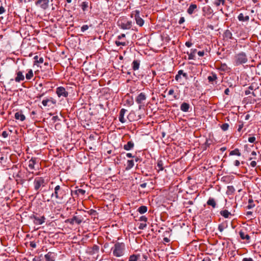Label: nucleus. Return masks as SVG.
Returning <instances> with one entry per match:
<instances>
[{
    "label": "nucleus",
    "instance_id": "nucleus-1",
    "mask_svg": "<svg viewBox=\"0 0 261 261\" xmlns=\"http://www.w3.org/2000/svg\"><path fill=\"white\" fill-rule=\"evenodd\" d=\"M54 192L51 194V197H55L57 203L62 204L65 202L68 189L64 186L57 185L55 188Z\"/></svg>",
    "mask_w": 261,
    "mask_h": 261
},
{
    "label": "nucleus",
    "instance_id": "nucleus-2",
    "mask_svg": "<svg viewBox=\"0 0 261 261\" xmlns=\"http://www.w3.org/2000/svg\"><path fill=\"white\" fill-rule=\"evenodd\" d=\"M125 244L123 243L117 242L112 248L113 254L115 256L120 257L124 254Z\"/></svg>",
    "mask_w": 261,
    "mask_h": 261
},
{
    "label": "nucleus",
    "instance_id": "nucleus-3",
    "mask_svg": "<svg viewBox=\"0 0 261 261\" xmlns=\"http://www.w3.org/2000/svg\"><path fill=\"white\" fill-rule=\"evenodd\" d=\"M248 58L246 54L244 52H240L236 54L234 57V64L238 66L247 63Z\"/></svg>",
    "mask_w": 261,
    "mask_h": 261
},
{
    "label": "nucleus",
    "instance_id": "nucleus-4",
    "mask_svg": "<svg viewBox=\"0 0 261 261\" xmlns=\"http://www.w3.org/2000/svg\"><path fill=\"white\" fill-rule=\"evenodd\" d=\"M28 189V182L27 180L22 179L17 174V192L25 193Z\"/></svg>",
    "mask_w": 261,
    "mask_h": 261
},
{
    "label": "nucleus",
    "instance_id": "nucleus-5",
    "mask_svg": "<svg viewBox=\"0 0 261 261\" xmlns=\"http://www.w3.org/2000/svg\"><path fill=\"white\" fill-rule=\"evenodd\" d=\"M47 184V180H45L42 177H37L35 178L34 181V189L36 191H38L42 188L44 187Z\"/></svg>",
    "mask_w": 261,
    "mask_h": 261
},
{
    "label": "nucleus",
    "instance_id": "nucleus-6",
    "mask_svg": "<svg viewBox=\"0 0 261 261\" xmlns=\"http://www.w3.org/2000/svg\"><path fill=\"white\" fill-rule=\"evenodd\" d=\"M135 15V18L136 23L140 27H142L144 24V20L140 16V11L138 10L133 12L132 15Z\"/></svg>",
    "mask_w": 261,
    "mask_h": 261
},
{
    "label": "nucleus",
    "instance_id": "nucleus-7",
    "mask_svg": "<svg viewBox=\"0 0 261 261\" xmlns=\"http://www.w3.org/2000/svg\"><path fill=\"white\" fill-rule=\"evenodd\" d=\"M56 94L58 96L67 97L68 95V92L66 90L65 88L63 87H59L56 89Z\"/></svg>",
    "mask_w": 261,
    "mask_h": 261
},
{
    "label": "nucleus",
    "instance_id": "nucleus-8",
    "mask_svg": "<svg viewBox=\"0 0 261 261\" xmlns=\"http://www.w3.org/2000/svg\"><path fill=\"white\" fill-rule=\"evenodd\" d=\"M49 0H38L35 2L36 6H39L43 10L46 9L48 7Z\"/></svg>",
    "mask_w": 261,
    "mask_h": 261
},
{
    "label": "nucleus",
    "instance_id": "nucleus-9",
    "mask_svg": "<svg viewBox=\"0 0 261 261\" xmlns=\"http://www.w3.org/2000/svg\"><path fill=\"white\" fill-rule=\"evenodd\" d=\"M146 99V96L144 93H140L138 96L136 98V101L137 102V103L139 104L140 106H139V109H141V105L144 101H145Z\"/></svg>",
    "mask_w": 261,
    "mask_h": 261
},
{
    "label": "nucleus",
    "instance_id": "nucleus-10",
    "mask_svg": "<svg viewBox=\"0 0 261 261\" xmlns=\"http://www.w3.org/2000/svg\"><path fill=\"white\" fill-rule=\"evenodd\" d=\"M57 103L56 100L53 97H49L43 99L42 101V103L44 107H49L50 104L56 105Z\"/></svg>",
    "mask_w": 261,
    "mask_h": 261
},
{
    "label": "nucleus",
    "instance_id": "nucleus-11",
    "mask_svg": "<svg viewBox=\"0 0 261 261\" xmlns=\"http://www.w3.org/2000/svg\"><path fill=\"white\" fill-rule=\"evenodd\" d=\"M83 218L81 216H74L70 220V223L72 224L74 223L80 224L83 221Z\"/></svg>",
    "mask_w": 261,
    "mask_h": 261
},
{
    "label": "nucleus",
    "instance_id": "nucleus-12",
    "mask_svg": "<svg viewBox=\"0 0 261 261\" xmlns=\"http://www.w3.org/2000/svg\"><path fill=\"white\" fill-rule=\"evenodd\" d=\"M45 261H55V255L54 253L48 252L44 256Z\"/></svg>",
    "mask_w": 261,
    "mask_h": 261
},
{
    "label": "nucleus",
    "instance_id": "nucleus-13",
    "mask_svg": "<svg viewBox=\"0 0 261 261\" xmlns=\"http://www.w3.org/2000/svg\"><path fill=\"white\" fill-rule=\"evenodd\" d=\"M45 218L44 216L35 217L34 218V223L37 225H41L45 222Z\"/></svg>",
    "mask_w": 261,
    "mask_h": 261
},
{
    "label": "nucleus",
    "instance_id": "nucleus-14",
    "mask_svg": "<svg viewBox=\"0 0 261 261\" xmlns=\"http://www.w3.org/2000/svg\"><path fill=\"white\" fill-rule=\"evenodd\" d=\"M126 111H127V110L124 109H121V110L120 111L119 120L122 123H124L125 122V120L124 118V116Z\"/></svg>",
    "mask_w": 261,
    "mask_h": 261
},
{
    "label": "nucleus",
    "instance_id": "nucleus-15",
    "mask_svg": "<svg viewBox=\"0 0 261 261\" xmlns=\"http://www.w3.org/2000/svg\"><path fill=\"white\" fill-rule=\"evenodd\" d=\"M197 8V6L195 4H191L190 5L189 7L188 8L187 10V13L191 15L192 14L195 10H196Z\"/></svg>",
    "mask_w": 261,
    "mask_h": 261
},
{
    "label": "nucleus",
    "instance_id": "nucleus-16",
    "mask_svg": "<svg viewBox=\"0 0 261 261\" xmlns=\"http://www.w3.org/2000/svg\"><path fill=\"white\" fill-rule=\"evenodd\" d=\"M197 52L196 49H191V52L189 53L187 52V54L188 55V59L189 60H194L195 58V54Z\"/></svg>",
    "mask_w": 261,
    "mask_h": 261
},
{
    "label": "nucleus",
    "instance_id": "nucleus-17",
    "mask_svg": "<svg viewBox=\"0 0 261 261\" xmlns=\"http://www.w3.org/2000/svg\"><path fill=\"white\" fill-rule=\"evenodd\" d=\"M189 108V104L186 102H183L180 106V110L184 112H188Z\"/></svg>",
    "mask_w": 261,
    "mask_h": 261
},
{
    "label": "nucleus",
    "instance_id": "nucleus-18",
    "mask_svg": "<svg viewBox=\"0 0 261 261\" xmlns=\"http://www.w3.org/2000/svg\"><path fill=\"white\" fill-rule=\"evenodd\" d=\"M239 234H240V238L242 240H246L249 241L250 239V237L248 234H246L242 230H241L239 232Z\"/></svg>",
    "mask_w": 261,
    "mask_h": 261
},
{
    "label": "nucleus",
    "instance_id": "nucleus-19",
    "mask_svg": "<svg viewBox=\"0 0 261 261\" xmlns=\"http://www.w3.org/2000/svg\"><path fill=\"white\" fill-rule=\"evenodd\" d=\"M134 146V143L132 141H128L126 144L124 145V149L126 150H129L133 148Z\"/></svg>",
    "mask_w": 261,
    "mask_h": 261
},
{
    "label": "nucleus",
    "instance_id": "nucleus-20",
    "mask_svg": "<svg viewBox=\"0 0 261 261\" xmlns=\"http://www.w3.org/2000/svg\"><path fill=\"white\" fill-rule=\"evenodd\" d=\"M132 21H128L125 23H122L121 24V28L123 30H128L130 29L132 27Z\"/></svg>",
    "mask_w": 261,
    "mask_h": 261
},
{
    "label": "nucleus",
    "instance_id": "nucleus-21",
    "mask_svg": "<svg viewBox=\"0 0 261 261\" xmlns=\"http://www.w3.org/2000/svg\"><path fill=\"white\" fill-rule=\"evenodd\" d=\"M238 18L241 21H247L249 20V16L248 15L244 16L243 13H240Z\"/></svg>",
    "mask_w": 261,
    "mask_h": 261
},
{
    "label": "nucleus",
    "instance_id": "nucleus-22",
    "mask_svg": "<svg viewBox=\"0 0 261 261\" xmlns=\"http://www.w3.org/2000/svg\"><path fill=\"white\" fill-rule=\"evenodd\" d=\"M207 204L208 205L212 206L213 208H215L216 206V203L215 199L213 198H210L207 201Z\"/></svg>",
    "mask_w": 261,
    "mask_h": 261
},
{
    "label": "nucleus",
    "instance_id": "nucleus-23",
    "mask_svg": "<svg viewBox=\"0 0 261 261\" xmlns=\"http://www.w3.org/2000/svg\"><path fill=\"white\" fill-rule=\"evenodd\" d=\"M147 211V207L145 205L140 206L138 209V212L140 214H143L146 213Z\"/></svg>",
    "mask_w": 261,
    "mask_h": 261
},
{
    "label": "nucleus",
    "instance_id": "nucleus-24",
    "mask_svg": "<svg viewBox=\"0 0 261 261\" xmlns=\"http://www.w3.org/2000/svg\"><path fill=\"white\" fill-rule=\"evenodd\" d=\"M164 164L162 160H158L157 162L156 167L158 168V170L159 171H162L164 169Z\"/></svg>",
    "mask_w": 261,
    "mask_h": 261
},
{
    "label": "nucleus",
    "instance_id": "nucleus-25",
    "mask_svg": "<svg viewBox=\"0 0 261 261\" xmlns=\"http://www.w3.org/2000/svg\"><path fill=\"white\" fill-rule=\"evenodd\" d=\"M220 214L225 218H227L231 215L230 213L227 210H223L220 212Z\"/></svg>",
    "mask_w": 261,
    "mask_h": 261
},
{
    "label": "nucleus",
    "instance_id": "nucleus-26",
    "mask_svg": "<svg viewBox=\"0 0 261 261\" xmlns=\"http://www.w3.org/2000/svg\"><path fill=\"white\" fill-rule=\"evenodd\" d=\"M140 62L138 60H134L133 62V68L134 70H137L139 68Z\"/></svg>",
    "mask_w": 261,
    "mask_h": 261
},
{
    "label": "nucleus",
    "instance_id": "nucleus-27",
    "mask_svg": "<svg viewBox=\"0 0 261 261\" xmlns=\"http://www.w3.org/2000/svg\"><path fill=\"white\" fill-rule=\"evenodd\" d=\"M134 166V162L133 160H128L127 162V167H126V170H129L133 167Z\"/></svg>",
    "mask_w": 261,
    "mask_h": 261
},
{
    "label": "nucleus",
    "instance_id": "nucleus-28",
    "mask_svg": "<svg viewBox=\"0 0 261 261\" xmlns=\"http://www.w3.org/2000/svg\"><path fill=\"white\" fill-rule=\"evenodd\" d=\"M36 163V159H32L31 160H30L29 162V167L30 169H34V165Z\"/></svg>",
    "mask_w": 261,
    "mask_h": 261
},
{
    "label": "nucleus",
    "instance_id": "nucleus-29",
    "mask_svg": "<svg viewBox=\"0 0 261 261\" xmlns=\"http://www.w3.org/2000/svg\"><path fill=\"white\" fill-rule=\"evenodd\" d=\"M33 261H44V258L42 254H41L39 256H35L33 258Z\"/></svg>",
    "mask_w": 261,
    "mask_h": 261
},
{
    "label": "nucleus",
    "instance_id": "nucleus-30",
    "mask_svg": "<svg viewBox=\"0 0 261 261\" xmlns=\"http://www.w3.org/2000/svg\"><path fill=\"white\" fill-rule=\"evenodd\" d=\"M217 79V75L215 73H212V75L208 76L207 79L209 82H213Z\"/></svg>",
    "mask_w": 261,
    "mask_h": 261
},
{
    "label": "nucleus",
    "instance_id": "nucleus-31",
    "mask_svg": "<svg viewBox=\"0 0 261 261\" xmlns=\"http://www.w3.org/2000/svg\"><path fill=\"white\" fill-rule=\"evenodd\" d=\"M230 155H237L238 156L241 155V153L239 151V150L237 148L231 151L229 153Z\"/></svg>",
    "mask_w": 261,
    "mask_h": 261
},
{
    "label": "nucleus",
    "instance_id": "nucleus-32",
    "mask_svg": "<svg viewBox=\"0 0 261 261\" xmlns=\"http://www.w3.org/2000/svg\"><path fill=\"white\" fill-rule=\"evenodd\" d=\"M140 255L137 254H133L129 257V261H137Z\"/></svg>",
    "mask_w": 261,
    "mask_h": 261
},
{
    "label": "nucleus",
    "instance_id": "nucleus-33",
    "mask_svg": "<svg viewBox=\"0 0 261 261\" xmlns=\"http://www.w3.org/2000/svg\"><path fill=\"white\" fill-rule=\"evenodd\" d=\"M225 0H215L214 2V4L216 7L219 6L221 4L224 5L225 4Z\"/></svg>",
    "mask_w": 261,
    "mask_h": 261
},
{
    "label": "nucleus",
    "instance_id": "nucleus-34",
    "mask_svg": "<svg viewBox=\"0 0 261 261\" xmlns=\"http://www.w3.org/2000/svg\"><path fill=\"white\" fill-rule=\"evenodd\" d=\"M24 79V76L23 75L22 73L20 71L17 72V82L23 81Z\"/></svg>",
    "mask_w": 261,
    "mask_h": 261
},
{
    "label": "nucleus",
    "instance_id": "nucleus-35",
    "mask_svg": "<svg viewBox=\"0 0 261 261\" xmlns=\"http://www.w3.org/2000/svg\"><path fill=\"white\" fill-rule=\"evenodd\" d=\"M33 76V72L32 70L30 69L28 72L26 74L25 77L27 80L31 79Z\"/></svg>",
    "mask_w": 261,
    "mask_h": 261
},
{
    "label": "nucleus",
    "instance_id": "nucleus-36",
    "mask_svg": "<svg viewBox=\"0 0 261 261\" xmlns=\"http://www.w3.org/2000/svg\"><path fill=\"white\" fill-rule=\"evenodd\" d=\"M235 191L234 188L232 186H229L227 187V193L228 194H232Z\"/></svg>",
    "mask_w": 261,
    "mask_h": 261
},
{
    "label": "nucleus",
    "instance_id": "nucleus-37",
    "mask_svg": "<svg viewBox=\"0 0 261 261\" xmlns=\"http://www.w3.org/2000/svg\"><path fill=\"white\" fill-rule=\"evenodd\" d=\"M81 7L83 11H86L88 7V3L87 2H83L81 5Z\"/></svg>",
    "mask_w": 261,
    "mask_h": 261
},
{
    "label": "nucleus",
    "instance_id": "nucleus-38",
    "mask_svg": "<svg viewBox=\"0 0 261 261\" xmlns=\"http://www.w3.org/2000/svg\"><path fill=\"white\" fill-rule=\"evenodd\" d=\"M25 119V117L23 114H22L21 112H17V120H20L21 121H23Z\"/></svg>",
    "mask_w": 261,
    "mask_h": 261
},
{
    "label": "nucleus",
    "instance_id": "nucleus-39",
    "mask_svg": "<svg viewBox=\"0 0 261 261\" xmlns=\"http://www.w3.org/2000/svg\"><path fill=\"white\" fill-rule=\"evenodd\" d=\"M98 250L99 247L96 245H94L92 248V251H91V253L94 254L96 252H98Z\"/></svg>",
    "mask_w": 261,
    "mask_h": 261
},
{
    "label": "nucleus",
    "instance_id": "nucleus-40",
    "mask_svg": "<svg viewBox=\"0 0 261 261\" xmlns=\"http://www.w3.org/2000/svg\"><path fill=\"white\" fill-rule=\"evenodd\" d=\"M220 127H221V128L223 131H226V130H228V129L229 128V124L227 123H225L222 124Z\"/></svg>",
    "mask_w": 261,
    "mask_h": 261
},
{
    "label": "nucleus",
    "instance_id": "nucleus-41",
    "mask_svg": "<svg viewBox=\"0 0 261 261\" xmlns=\"http://www.w3.org/2000/svg\"><path fill=\"white\" fill-rule=\"evenodd\" d=\"M12 133V131L9 130V131H4L3 132L2 134V136H3V137L4 138H6L8 136V135H10V133Z\"/></svg>",
    "mask_w": 261,
    "mask_h": 261
},
{
    "label": "nucleus",
    "instance_id": "nucleus-42",
    "mask_svg": "<svg viewBox=\"0 0 261 261\" xmlns=\"http://www.w3.org/2000/svg\"><path fill=\"white\" fill-rule=\"evenodd\" d=\"M225 37L229 39L232 38V33L229 30H227L225 33Z\"/></svg>",
    "mask_w": 261,
    "mask_h": 261
},
{
    "label": "nucleus",
    "instance_id": "nucleus-43",
    "mask_svg": "<svg viewBox=\"0 0 261 261\" xmlns=\"http://www.w3.org/2000/svg\"><path fill=\"white\" fill-rule=\"evenodd\" d=\"M85 190H83V189H77V190H76V193L77 194H81V195H84L85 194Z\"/></svg>",
    "mask_w": 261,
    "mask_h": 261
},
{
    "label": "nucleus",
    "instance_id": "nucleus-44",
    "mask_svg": "<svg viewBox=\"0 0 261 261\" xmlns=\"http://www.w3.org/2000/svg\"><path fill=\"white\" fill-rule=\"evenodd\" d=\"M115 44H116V45L117 46H119L120 45H122V46H125L126 45V43L125 42H122V41H118V40H116L115 41Z\"/></svg>",
    "mask_w": 261,
    "mask_h": 261
},
{
    "label": "nucleus",
    "instance_id": "nucleus-45",
    "mask_svg": "<svg viewBox=\"0 0 261 261\" xmlns=\"http://www.w3.org/2000/svg\"><path fill=\"white\" fill-rule=\"evenodd\" d=\"M244 126V124L242 122H239V124L238 125V132H241L242 130V129L243 128Z\"/></svg>",
    "mask_w": 261,
    "mask_h": 261
},
{
    "label": "nucleus",
    "instance_id": "nucleus-46",
    "mask_svg": "<svg viewBox=\"0 0 261 261\" xmlns=\"http://www.w3.org/2000/svg\"><path fill=\"white\" fill-rule=\"evenodd\" d=\"M89 29V26L87 24L84 25L81 28V31L84 32Z\"/></svg>",
    "mask_w": 261,
    "mask_h": 261
},
{
    "label": "nucleus",
    "instance_id": "nucleus-47",
    "mask_svg": "<svg viewBox=\"0 0 261 261\" xmlns=\"http://www.w3.org/2000/svg\"><path fill=\"white\" fill-rule=\"evenodd\" d=\"M177 74L180 75L182 74L183 76L185 77V78L187 77V74L186 73L183 72V71L182 70H179Z\"/></svg>",
    "mask_w": 261,
    "mask_h": 261
},
{
    "label": "nucleus",
    "instance_id": "nucleus-48",
    "mask_svg": "<svg viewBox=\"0 0 261 261\" xmlns=\"http://www.w3.org/2000/svg\"><path fill=\"white\" fill-rule=\"evenodd\" d=\"M146 226V223H140L138 227L140 229H144Z\"/></svg>",
    "mask_w": 261,
    "mask_h": 261
},
{
    "label": "nucleus",
    "instance_id": "nucleus-49",
    "mask_svg": "<svg viewBox=\"0 0 261 261\" xmlns=\"http://www.w3.org/2000/svg\"><path fill=\"white\" fill-rule=\"evenodd\" d=\"M256 140V138L255 137H249L248 138V141L250 142V143H254L255 142Z\"/></svg>",
    "mask_w": 261,
    "mask_h": 261
},
{
    "label": "nucleus",
    "instance_id": "nucleus-50",
    "mask_svg": "<svg viewBox=\"0 0 261 261\" xmlns=\"http://www.w3.org/2000/svg\"><path fill=\"white\" fill-rule=\"evenodd\" d=\"M30 246L31 247L33 248H35L36 247V242L34 241H31L30 242Z\"/></svg>",
    "mask_w": 261,
    "mask_h": 261
},
{
    "label": "nucleus",
    "instance_id": "nucleus-51",
    "mask_svg": "<svg viewBox=\"0 0 261 261\" xmlns=\"http://www.w3.org/2000/svg\"><path fill=\"white\" fill-rule=\"evenodd\" d=\"M139 220L146 222L147 220V218L145 216H142L140 218Z\"/></svg>",
    "mask_w": 261,
    "mask_h": 261
},
{
    "label": "nucleus",
    "instance_id": "nucleus-52",
    "mask_svg": "<svg viewBox=\"0 0 261 261\" xmlns=\"http://www.w3.org/2000/svg\"><path fill=\"white\" fill-rule=\"evenodd\" d=\"M5 12V9L4 7L3 6H0V14H3Z\"/></svg>",
    "mask_w": 261,
    "mask_h": 261
},
{
    "label": "nucleus",
    "instance_id": "nucleus-53",
    "mask_svg": "<svg viewBox=\"0 0 261 261\" xmlns=\"http://www.w3.org/2000/svg\"><path fill=\"white\" fill-rule=\"evenodd\" d=\"M254 206H255V204H253V203H249L248 205L247 206V208L248 209H251V208L254 207Z\"/></svg>",
    "mask_w": 261,
    "mask_h": 261
},
{
    "label": "nucleus",
    "instance_id": "nucleus-54",
    "mask_svg": "<svg viewBox=\"0 0 261 261\" xmlns=\"http://www.w3.org/2000/svg\"><path fill=\"white\" fill-rule=\"evenodd\" d=\"M192 44H193L190 41H187L185 43L186 46H187L188 47H191Z\"/></svg>",
    "mask_w": 261,
    "mask_h": 261
},
{
    "label": "nucleus",
    "instance_id": "nucleus-55",
    "mask_svg": "<svg viewBox=\"0 0 261 261\" xmlns=\"http://www.w3.org/2000/svg\"><path fill=\"white\" fill-rule=\"evenodd\" d=\"M185 18L184 17H180L179 20V21H178L179 24H182V23H184L185 22Z\"/></svg>",
    "mask_w": 261,
    "mask_h": 261
},
{
    "label": "nucleus",
    "instance_id": "nucleus-56",
    "mask_svg": "<svg viewBox=\"0 0 261 261\" xmlns=\"http://www.w3.org/2000/svg\"><path fill=\"white\" fill-rule=\"evenodd\" d=\"M125 35L124 34H122L120 35H119L118 37H117V39L118 40H121V39H122L123 38H125Z\"/></svg>",
    "mask_w": 261,
    "mask_h": 261
},
{
    "label": "nucleus",
    "instance_id": "nucleus-57",
    "mask_svg": "<svg viewBox=\"0 0 261 261\" xmlns=\"http://www.w3.org/2000/svg\"><path fill=\"white\" fill-rule=\"evenodd\" d=\"M204 9H206L207 11L208 12L210 13H211L212 9L210 6H207V7H204L203 10Z\"/></svg>",
    "mask_w": 261,
    "mask_h": 261
},
{
    "label": "nucleus",
    "instance_id": "nucleus-58",
    "mask_svg": "<svg viewBox=\"0 0 261 261\" xmlns=\"http://www.w3.org/2000/svg\"><path fill=\"white\" fill-rule=\"evenodd\" d=\"M198 55L200 57H203L204 55V51H199L198 53H197Z\"/></svg>",
    "mask_w": 261,
    "mask_h": 261
},
{
    "label": "nucleus",
    "instance_id": "nucleus-59",
    "mask_svg": "<svg viewBox=\"0 0 261 261\" xmlns=\"http://www.w3.org/2000/svg\"><path fill=\"white\" fill-rule=\"evenodd\" d=\"M242 261H254L252 258H244Z\"/></svg>",
    "mask_w": 261,
    "mask_h": 261
},
{
    "label": "nucleus",
    "instance_id": "nucleus-60",
    "mask_svg": "<svg viewBox=\"0 0 261 261\" xmlns=\"http://www.w3.org/2000/svg\"><path fill=\"white\" fill-rule=\"evenodd\" d=\"M250 165L252 167H254L256 166V163L255 161H252L251 163H250Z\"/></svg>",
    "mask_w": 261,
    "mask_h": 261
},
{
    "label": "nucleus",
    "instance_id": "nucleus-61",
    "mask_svg": "<svg viewBox=\"0 0 261 261\" xmlns=\"http://www.w3.org/2000/svg\"><path fill=\"white\" fill-rule=\"evenodd\" d=\"M202 261H211V259L208 256H206L203 258Z\"/></svg>",
    "mask_w": 261,
    "mask_h": 261
},
{
    "label": "nucleus",
    "instance_id": "nucleus-62",
    "mask_svg": "<svg viewBox=\"0 0 261 261\" xmlns=\"http://www.w3.org/2000/svg\"><path fill=\"white\" fill-rule=\"evenodd\" d=\"M174 92V91L173 89H170L168 91V95H172Z\"/></svg>",
    "mask_w": 261,
    "mask_h": 261
},
{
    "label": "nucleus",
    "instance_id": "nucleus-63",
    "mask_svg": "<svg viewBox=\"0 0 261 261\" xmlns=\"http://www.w3.org/2000/svg\"><path fill=\"white\" fill-rule=\"evenodd\" d=\"M240 164V163L239 162V161L238 160H236L234 162V165L236 166H239Z\"/></svg>",
    "mask_w": 261,
    "mask_h": 261
},
{
    "label": "nucleus",
    "instance_id": "nucleus-64",
    "mask_svg": "<svg viewBox=\"0 0 261 261\" xmlns=\"http://www.w3.org/2000/svg\"><path fill=\"white\" fill-rule=\"evenodd\" d=\"M181 78V75L177 74L175 76V79L176 81H178Z\"/></svg>",
    "mask_w": 261,
    "mask_h": 261
}]
</instances>
